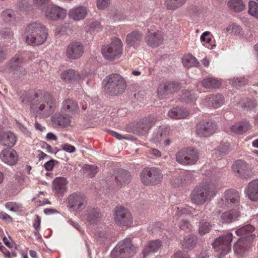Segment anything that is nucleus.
<instances>
[{
    "label": "nucleus",
    "mask_w": 258,
    "mask_h": 258,
    "mask_svg": "<svg viewBox=\"0 0 258 258\" xmlns=\"http://www.w3.org/2000/svg\"><path fill=\"white\" fill-rule=\"evenodd\" d=\"M21 98L23 103L30 105L33 111L44 117L52 114L57 106L55 99L47 92L26 93Z\"/></svg>",
    "instance_id": "1"
},
{
    "label": "nucleus",
    "mask_w": 258,
    "mask_h": 258,
    "mask_svg": "<svg viewBox=\"0 0 258 258\" xmlns=\"http://www.w3.org/2000/svg\"><path fill=\"white\" fill-rule=\"evenodd\" d=\"M26 42L30 45L36 46L43 44L47 38L45 27L36 22L29 24L25 30Z\"/></svg>",
    "instance_id": "2"
},
{
    "label": "nucleus",
    "mask_w": 258,
    "mask_h": 258,
    "mask_svg": "<svg viewBox=\"0 0 258 258\" xmlns=\"http://www.w3.org/2000/svg\"><path fill=\"white\" fill-rule=\"evenodd\" d=\"M215 185L212 183H204L197 186L192 191L190 199L192 203L197 206L204 204L210 201L216 195Z\"/></svg>",
    "instance_id": "3"
},
{
    "label": "nucleus",
    "mask_w": 258,
    "mask_h": 258,
    "mask_svg": "<svg viewBox=\"0 0 258 258\" xmlns=\"http://www.w3.org/2000/svg\"><path fill=\"white\" fill-rule=\"evenodd\" d=\"M103 83L105 91L111 96L122 93L126 87L124 79L116 74L107 76L103 80Z\"/></svg>",
    "instance_id": "4"
},
{
    "label": "nucleus",
    "mask_w": 258,
    "mask_h": 258,
    "mask_svg": "<svg viewBox=\"0 0 258 258\" xmlns=\"http://www.w3.org/2000/svg\"><path fill=\"white\" fill-rule=\"evenodd\" d=\"M137 251L136 247L132 243L130 238H126L120 241L111 252L112 258H116L120 256L125 255L131 257Z\"/></svg>",
    "instance_id": "5"
},
{
    "label": "nucleus",
    "mask_w": 258,
    "mask_h": 258,
    "mask_svg": "<svg viewBox=\"0 0 258 258\" xmlns=\"http://www.w3.org/2000/svg\"><path fill=\"white\" fill-rule=\"evenodd\" d=\"M103 56L108 60L119 58L122 53V43L118 38H114L111 43L102 48Z\"/></svg>",
    "instance_id": "6"
},
{
    "label": "nucleus",
    "mask_w": 258,
    "mask_h": 258,
    "mask_svg": "<svg viewBox=\"0 0 258 258\" xmlns=\"http://www.w3.org/2000/svg\"><path fill=\"white\" fill-rule=\"evenodd\" d=\"M232 234L228 233L226 235H222L216 238L212 243V246L217 251H219V257H222L228 253L231 250V242L232 240Z\"/></svg>",
    "instance_id": "7"
},
{
    "label": "nucleus",
    "mask_w": 258,
    "mask_h": 258,
    "mask_svg": "<svg viewBox=\"0 0 258 258\" xmlns=\"http://www.w3.org/2000/svg\"><path fill=\"white\" fill-rule=\"evenodd\" d=\"M141 180L146 185H154L159 183L163 176L160 170L155 167L146 168L141 173Z\"/></svg>",
    "instance_id": "8"
},
{
    "label": "nucleus",
    "mask_w": 258,
    "mask_h": 258,
    "mask_svg": "<svg viewBox=\"0 0 258 258\" xmlns=\"http://www.w3.org/2000/svg\"><path fill=\"white\" fill-rule=\"evenodd\" d=\"M199 159L198 151L194 149L185 148L176 154V161L184 165L194 164Z\"/></svg>",
    "instance_id": "9"
},
{
    "label": "nucleus",
    "mask_w": 258,
    "mask_h": 258,
    "mask_svg": "<svg viewBox=\"0 0 258 258\" xmlns=\"http://www.w3.org/2000/svg\"><path fill=\"white\" fill-rule=\"evenodd\" d=\"M67 204V207L72 211H80L86 207L87 198L82 193L74 192L68 197Z\"/></svg>",
    "instance_id": "10"
},
{
    "label": "nucleus",
    "mask_w": 258,
    "mask_h": 258,
    "mask_svg": "<svg viewBox=\"0 0 258 258\" xmlns=\"http://www.w3.org/2000/svg\"><path fill=\"white\" fill-rule=\"evenodd\" d=\"M84 48L80 42L74 41L71 42L67 46L65 55L70 60H74L79 58L83 54Z\"/></svg>",
    "instance_id": "11"
},
{
    "label": "nucleus",
    "mask_w": 258,
    "mask_h": 258,
    "mask_svg": "<svg viewBox=\"0 0 258 258\" xmlns=\"http://www.w3.org/2000/svg\"><path fill=\"white\" fill-rule=\"evenodd\" d=\"M217 125L213 121H204L198 124L196 127V134L201 137H208L216 131Z\"/></svg>",
    "instance_id": "12"
},
{
    "label": "nucleus",
    "mask_w": 258,
    "mask_h": 258,
    "mask_svg": "<svg viewBox=\"0 0 258 258\" xmlns=\"http://www.w3.org/2000/svg\"><path fill=\"white\" fill-rule=\"evenodd\" d=\"M115 223L120 225L128 226L132 222V216L127 209L123 207H117L115 208Z\"/></svg>",
    "instance_id": "13"
},
{
    "label": "nucleus",
    "mask_w": 258,
    "mask_h": 258,
    "mask_svg": "<svg viewBox=\"0 0 258 258\" xmlns=\"http://www.w3.org/2000/svg\"><path fill=\"white\" fill-rule=\"evenodd\" d=\"M232 171L235 175L242 179H247L251 175V171L248 165L242 160H237L232 165Z\"/></svg>",
    "instance_id": "14"
},
{
    "label": "nucleus",
    "mask_w": 258,
    "mask_h": 258,
    "mask_svg": "<svg viewBox=\"0 0 258 258\" xmlns=\"http://www.w3.org/2000/svg\"><path fill=\"white\" fill-rule=\"evenodd\" d=\"M251 246V243L250 241H246L244 238H240L234 244V253L238 257H244L247 254Z\"/></svg>",
    "instance_id": "15"
},
{
    "label": "nucleus",
    "mask_w": 258,
    "mask_h": 258,
    "mask_svg": "<svg viewBox=\"0 0 258 258\" xmlns=\"http://www.w3.org/2000/svg\"><path fill=\"white\" fill-rule=\"evenodd\" d=\"M158 120V119L154 116H150L142 119L136 124L137 133L142 135L145 134Z\"/></svg>",
    "instance_id": "16"
},
{
    "label": "nucleus",
    "mask_w": 258,
    "mask_h": 258,
    "mask_svg": "<svg viewBox=\"0 0 258 258\" xmlns=\"http://www.w3.org/2000/svg\"><path fill=\"white\" fill-rule=\"evenodd\" d=\"M44 12L46 18L52 20L63 19L66 16V11L55 5H50Z\"/></svg>",
    "instance_id": "17"
},
{
    "label": "nucleus",
    "mask_w": 258,
    "mask_h": 258,
    "mask_svg": "<svg viewBox=\"0 0 258 258\" xmlns=\"http://www.w3.org/2000/svg\"><path fill=\"white\" fill-rule=\"evenodd\" d=\"M163 33L159 31H153L149 29L145 36V41L150 46L156 47L163 41Z\"/></svg>",
    "instance_id": "18"
},
{
    "label": "nucleus",
    "mask_w": 258,
    "mask_h": 258,
    "mask_svg": "<svg viewBox=\"0 0 258 258\" xmlns=\"http://www.w3.org/2000/svg\"><path fill=\"white\" fill-rule=\"evenodd\" d=\"M223 204L227 208L237 205L239 202V195L235 190H228L225 192L222 199Z\"/></svg>",
    "instance_id": "19"
},
{
    "label": "nucleus",
    "mask_w": 258,
    "mask_h": 258,
    "mask_svg": "<svg viewBox=\"0 0 258 258\" xmlns=\"http://www.w3.org/2000/svg\"><path fill=\"white\" fill-rule=\"evenodd\" d=\"M53 125L57 127L64 128L71 125V117L67 114L55 113L51 117Z\"/></svg>",
    "instance_id": "20"
},
{
    "label": "nucleus",
    "mask_w": 258,
    "mask_h": 258,
    "mask_svg": "<svg viewBox=\"0 0 258 258\" xmlns=\"http://www.w3.org/2000/svg\"><path fill=\"white\" fill-rule=\"evenodd\" d=\"M180 89L179 84L173 82H167L160 84L158 89V94L159 96L177 92Z\"/></svg>",
    "instance_id": "21"
},
{
    "label": "nucleus",
    "mask_w": 258,
    "mask_h": 258,
    "mask_svg": "<svg viewBox=\"0 0 258 258\" xmlns=\"http://www.w3.org/2000/svg\"><path fill=\"white\" fill-rule=\"evenodd\" d=\"M1 158L3 162L9 165L15 164L18 160L17 153L12 148L4 149L2 151Z\"/></svg>",
    "instance_id": "22"
},
{
    "label": "nucleus",
    "mask_w": 258,
    "mask_h": 258,
    "mask_svg": "<svg viewBox=\"0 0 258 258\" xmlns=\"http://www.w3.org/2000/svg\"><path fill=\"white\" fill-rule=\"evenodd\" d=\"M143 39V34L139 31H134L129 33L126 38V43L129 47L136 48Z\"/></svg>",
    "instance_id": "23"
},
{
    "label": "nucleus",
    "mask_w": 258,
    "mask_h": 258,
    "mask_svg": "<svg viewBox=\"0 0 258 258\" xmlns=\"http://www.w3.org/2000/svg\"><path fill=\"white\" fill-rule=\"evenodd\" d=\"M131 179V175L129 172L124 169L118 170L115 175V185L117 187H121L124 184H128Z\"/></svg>",
    "instance_id": "24"
},
{
    "label": "nucleus",
    "mask_w": 258,
    "mask_h": 258,
    "mask_svg": "<svg viewBox=\"0 0 258 258\" xmlns=\"http://www.w3.org/2000/svg\"><path fill=\"white\" fill-rule=\"evenodd\" d=\"M254 229L253 226L248 224L238 229L235 232L237 235L241 236L240 238H244L246 241L248 240L251 242L255 237V234L252 233Z\"/></svg>",
    "instance_id": "25"
},
{
    "label": "nucleus",
    "mask_w": 258,
    "mask_h": 258,
    "mask_svg": "<svg viewBox=\"0 0 258 258\" xmlns=\"http://www.w3.org/2000/svg\"><path fill=\"white\" fill-rule=\"evenodd\" d=\"M88 14L87 9L83 6H79L71 9L69 12V17L74 21L84 19Z\"/></svg>",
    "instance_id": "26"
},
{
    "label": "nucleus",
    "mask_w": 258,
    "mask_h": 258,
    "mask_svg": "<svg viewBox=\"0 0 258 258\" xmlns=\"http://www.w3.org/2000/svg\"><path fill=\"white\" fill-rule=\"evenodd\" d=\"M245 192L248 198L252 201L258 200V179L253 180L247 185Z\"/></svg>",
    "instance_id": "27"
},
{
    "label": "nucleus",
    "mask_w": 258,
    "mask_h": 258,
    "mask_svg": "<svg viewBox=\"0 0 258 258\" xmlns=\"http://www.w3.org/2000/svg\"><path fill=\"white\" fill-rule=\"evenodd\" d=\"M205 101L209 106L214 108H218L221 107L224 104V98L219 94H210L206 96Z\"/></svg>",
    "instance_id": "28"
},
{
    "label": "nucleus",
    "mask_w": 258,
    "mask_h": 258,
    "mask_svg": "<svg viewBox=\"0 0 258 258\" xmlns=\"http://www.w3.org/2000/svg\"><path fill=\"white\" fill-rule=\"evenodd\" d=\"M67 179L62 177H56L52 182V189L56 194H62L66 190Z\"/></svg>",
    "instance_id": "29"
},
{
    "label": "nucleus",
    "mask_w": 258,
    "mask_h": 258,
    "mask_svg": "<svg viewBox=\"0 0 258 258\" xmlns=\"http://www.w3.org/2000/svg\"><path fill=\"white\" fill-rule=\"evenodd\" d=\"M61 78L66 82H73L80 80L82 76L74 70L69 69L62 72Z\"/></svg>",
    "instance_id": "30"
},
{
    "label": "nucleus",
    "mask_w": 258,
    "mask_h": 258,
    "mask_svg": "<svg viewBox=\"0 0 258 258\" xmlns=\"http://www.w3.org/2000/svg\"><path fill=\"white\" fill-rule=\"evenodd\" d=\"M198 237L194 235L189 234L185 236L181 241L182 248L187 250H191L197 245Z\"/></svg>",
    "instance_id": "31"
},
{
    "label": "nucleus",
    "mask_w": 258,
    "mask_h": 258,
    "mask_svg": "<svg viewBox=\"0 0 258 258\" xmlns=\"http://www.w3.org/2000/svg\"><path fill=\"white\" fill-rule=\"evenodd\" d=\"M87 221L91 224L98 222L102 217V214L99 210L90 208L87 210L86 214Z\"/></svg>",
    "instance_id": "32"
},
{
    "label": "nucleus",
    "mask_w": 258,
    "mask_h": 258,
    "mask_svg": "<svg viewBox=\"0 0 258 258\" xmlns=\"http://www.w3.org/2000/svg\"><path fill=\"white\" fill-rule=\"evenodd\" d=\"M161 245V242L159 240L150 241L143 251L144 256L145 257L151 253H154L157 251Z\"/></svg>",
    "instance_id": "33"
},
{
    "label": "nucleus",
    "mask_w": 258,
    "mask_h": 258,
    "mask_svg": "<svg viewBox=\"0 0 258 258\" xmlns=\"http://www.w3.org/2000/svg\"><path fill=\"white\" fill-rule=\"evenodd\" d=\"M77 103L71 99H67L63 101L61 109L62 111L69 113H73L78 109Z\"/></svg>",
    "instance_id": "34"
},
{
    "label": "nucleus",
    "mask_w": 258,
    "mask_h": 258,
    "mask_svg": "<svg viewBox=\"0 0 258 258\" xmlns=\"http://www.w3.org/2000/svg\"><path fill=\"white\" fill-rule=\"evenodd\" d=\"M0 142L4 146L13 147L16 142V138L13 133L5 132L1 138Z\"/></svg>",
    "instance_id": "35"
},
{
    "label": "nucleus",
    "mask_w": 258,
    "mask_h": 258,
    "mask_svg": "<svg viewBox=\"0 0 258 258\" xmlns=\"http://www.w3.org/2000/svg\"><path fill=\"white\" fill-rule=\"evenodd\" d=\"M250 128V125L248 122L243 121L237 122L231 127L232 132L237 134H242Z\"/></svg>",
    "instance_id": "36"
},
{
    "label": "nucleus",
    "mask_w": 258,
    "mask_h": 258,
    "mask_svg": "<svg viewBox=\"0 0 258 258\" xmlns=\"http://www.w3.org/2000/svg\"><path fill=\"white\" fill-rule=\"evenodd\" d=\"M239 216V212L232 210L223 213L221 216V219L223 222L229 223L237 220Z\"/></svg>",
    "instance_id": "37"
},
{
    "label": "nucleus",
    "mask_w": 258,
    "mask_h": 258,
    "mask_svg": "<svg viewBox=\"0 0 258 258\" xmlns=\"http://www.w3.org/2000/svg\"><path fill=\"white\" fill-rule=\"evenodd\" d=\"M188 114L185 108H174L168 112V116L174 119H181L186 117Z\"/></svg>",
    "instance_id": "38"
},
{
    "label": "nucleus",
    "mask_w": 258,
    "mask_h": 258,
    "mask_svg": "<svg viewBox=\"0 0 258 258\" xmlns=\"http://www.w3.org/2000/svg\"><path fill=\"white\" fill-rule=\"evenodd\" d=\"M202 86L207 89H216L221 86L220 82L215 78L208 77L204 79L202 82Z\"/></svg>",
    "instance_id": "39"
},
{
    "label": "nucleus",
    "mask_w": 258,
    "mask_h": 258,
    "mask_svg": "<svg viewBox=\"0 0 258 258\" xmlns=\"http://www.w3.org/2000/svg\"><path fill=\"white\" fill-rule=\"evenodd\" d=\"M227 6L234 12H240L245 9V5L242 0H229Z\"/></svg>",
    "instance_id": "40"
},
{
    "label": "nucleus",
    "mask_w": 258,
    "mask_h": 258,
    "mask_svg": "<svg viewBox=\"0 0 258 258\" xmlns=\"http://www.w3.org/2000/svg\"><path fill=\"white\" fill-rule=\"evenodd\" d=\"M23 58L21 55H16L9 61V69L11 72H15L19 67L22 66Z\"/></svg>",
    "instance_id": "41"
},
{
    "label": "nucleus",
    "mask_w": 258,
    "mask_h": 258,
    "mask_svg": "<svg viewBox=\"0 0 258 258\" xmlns=\"http://www.w3.org/2000/svg\"><path fill=\"white\" fill-rule=\"evenodd\" d=\"M169 132V128L168 127L164 125L160 126L154 133V136L157 140L161 141L168 135Z\"/></svg>",
    "instance_id": "42"
},
{
    "label": "nucleus",
    "mask_w": 258,
    "mask_h": 258,
    "mask_svg": "<svg viewBox=\"0 0 258 258\" xmlns=\"http://www.w3.org/2000/svg\"><path fill=\"white\" fill-rule=\"evenodd\" d=\"M183 66L187 68L192 67H198L199 62L198 60L193 56L188 55L184 57L182 59Z\"/></svg>",
    "instance_id": "43"
},
{
    "label": "nucleus",
    "mask_w": 258,
    "mask_h": 258,
    "mask_svg": "<svg viewBox=\"0 0 258 258\" xmlns=\"http://www.w3.org/2000/svg\"><path fill=\"white\" fill-rule=\"evenodd\" d=\"M212 225L209 222L203 220L199 222V232L201 235H205L210 232Z\"/></svg>",
    "instance_id": "44"
},
{
    "label": "nucleus",
    "mask_w": 258,
    "mask_h": 258,
    "mask_svg": "<svg viewBox=\"0 0 258 258\" xmlns=\"http://www.w3.org/2000/svg\"><path fill=\"white\" fill-rule=\"evenodd\" d=\"M248 8V13L258 19V3L254 1H250Z\"/></svg>",
    "instance_id": "45"
},
{
    "label": "nucleus",
    "mask_w": 258,
    "mask_h": 258,
    "mask_svg": "<svg viewBox=\"0 0 258 258\" xmlns=\"http://www.w3.org/2000/svg\"><path fill=\"white\" fill-rule=\"evenodd\" d=\"M186 0H166V4L168 9L176 10L182 6Z\"/></svg>",
    "instance_id": "46"
},
{
    "label": "nucleus",
    "mask_w": 258,
    "mask_h": 258,
    "mask_svg": "<svg viewBox=\"0 0 258 258\" xmlns=\"http://www.w3.org/2000/svg\"><path fill=\"white\" fill-rule=\"evenodd\" d=\"M33 4L44 12L49 6L50 0H33Z\"/></svg>",
    "instance_id": "47"
},
{
    "label": "nucleus",
    "mask_w": 258,
    "mask_h": 258,
    "mask_svg": "<svg viewBox=\"0 0 258 258\" xmlns=\"http://www.w3.org/2000/svg\"><path fill=\"white\" fill-rule=\"evenodd\" d=\"M242 107L247 110L253 109L257 106V103L255 100L247 99L245 101L242 102Z\"/></svg>",
    "instance_id": "48"
},
{
    "label": "nucleus",
    "mask_w": 258,
    "mask_h": 258,
    "mask_svg": "<svg viewBox=\"0 0 258 258\" xmlns=\"http://www.w3.org/2000/svg\"><path fill=\"white\" fill-rule=\"evenodd\" d=\"M248 80L244 77H239L232 80L230 82V84L234 87H239L246 85Z\"/></svg>",
    "instance_id": "49"
},
{
    "label": "nucleus",
    "mask_w": 258,
    "mask_h": 258,
    "mask_svg": "<svg viewBox=\"0 0 258 258\" xmlns=\"http://www.w3.org/2000/svg\"><path fill=\"white\" fill-rule=\"evenodd\" d=\"M1 36L5 39H8L9 41L13 39L14 33L9 28H4L0 30Z\"/></svg>",
    "instance_id": "50"
},
{
    "label": "nucleus",
    "mask_w": 258,
    "mask_h": 258,
    "mask_svg": "<svg viewBox=\"0 0 258 258\" xmlns=\"http://www.w3.org/2000/svg\"><path fill=\"white\" fill-rule=\"evenodd\" d=\"M5 207L10 211L18 212L22 208V205L15 202H8L5 204Z\"/></svg>",
    "instance_id": "51"
},
{
    "label": "nucleus",
    "mask_w": 258,
    "mask_h": 258,
    "mask_svg": "<svg viewBox=\"0 0 258 258\" xmlns=\"http://www.w3.org/2000/svg\"><path fill=\"white\" fill-rule=\"evenodd\" d=\"M229 145L227 144L221 145L216 152L218 156L222 157L226 155L229 151Z\"/></svg>",
    "instance_id": "52"
},
{
    "label": "nucleus",
    "mask_w": 258,
    "mask_h": 258,
    "mask_svg": "<svg viewBox=\"0 0 258 258\" xmlns=\"http://www.w3.org/2000/svg\"><path fill=\"white\" fill-rule=\"evenodd\" d=\"M14 16V12L12 10L8 9L3 11L2 13L3 19L6 22L12 21Z\"/></svg>",
    "instance_id": "53"
},
{
    "label": "nucleus",
    "mask_w": 258,
    "mask_h": 258,
    "mask_svg": "<svg viewBox=\"0 0 258 258\" xmlns=\"http://www.w3.org/2000/svg\"><path fill=\"white\" fill-rule=\"evenodd\" d=\"M85 169L89 172V177L91 178L94 177L98 172V167L94 165H86Z\"/></svg>",
    "instance_id": "54"
},
{
    "label": "nucleus",
    "mask_w": 258,
    "mask_h": 258,
    "mask_svg": "<svg viewBox=\"0 0 258 258\" xmlns=\"http://www.w3.org/2000/svg\"><path fill=\"white\" fill-rule=\"evenodd\" d=\"M179 227L181 230L188 232L191 230V225L188 220H182L179 223Z\"/></svg>",
    "instance_id": "55"
},
{
    "label": "nucleus",
    "mask_w": 258,
    "mask_h": 258,
    "mask_svg": "<svg viewBox=\"0 0 258 258\" xmlns=\"http://www.w3.org/2000/svg\"><path fill=\"white\" fill-rule=\"evenodd\" d=\"M180 180L182 183L183 186H185L189 184L191 182L192 175L191 173H186L185 174L180 175Z\"/></svg>",
    "instance_id": "56"
},
{
    "label": "nucleus",
    "mask_w": 258,
    "mask_h": 258,
    "mask_svg": "<svg viewBox=\"0 0 258 258\" xmlns=\"http://www.w3.org/2000/svg\"><path fill=\"white\" fill-rule=\"evenodd\" d=\"M181 99L183 101L189 103L192 101L194 98L191 95L190 92L188 91H185L181 95Z\"/></svg>",
    "instance_id": "57"
},
{
    "label": "nucleus",
    "mask_w": 258,
    "mask_h": 258,
    "mask_svg": "<svg viewBox=\"0 0 258 258\" xmlns=\"http://www.w3.org/2000/svg\"><path fill=\"white\" fill-rule=\"evenodd\" d=\"M190 214V211L188 207H177V210L175 212V215L178 216H181L184 215H188Z\"/></svg>",
    "instance_id": "58"
},
{
    "label": "nucleus",
    "mask_w": 258,
    "mask_h": 258,
    "mask_svg": "<svg viewBox=\"0 0 258 258\" xmlns=\"http://www.w3.org/2000/svg\"><path fill=\"white\" fill-rule=\"evenodd\" d=\"M110 4V0H97V7L100 10L107 8Z\"/></svg>",
    "instance_id": "59"
},
{
    "label": "nucleus",
    "mask_w": 258,
    "mask_h": 258,
    "mask_svg": "<svg viewBox=\"0 0 258 258\" xmlns=\"http://www.w3.org/2000/svg\"><path fill=\"white\" fill-rule=\"evenodd\" d=\"M26 70L22 66L19 67V68H18L15 72H14V75L19 77V78H22L24 77L26 75Z\"/></svg>",
    "instance_id": "60"
},
{
    "label": "nucleus",
    "mask_w": 258,
    "mask_h": 258,
    "mask_svg": "<svg viewBox=\"0 0 258 258\" xmlns=\"http://www.w3.org/2000/svg\"><path fill=\"white\" fill-rule=\"evenodd\" d=\"M160 229L161 224L160 223H154L148 227L149 231L152 232V233H157Z\"/></svg>",
    "instance_id": "61"
},
{
    "label": "nucleus",
    "mask_w": 258,
    "mask_h": 258,
    "mask_svg": "<svg viewBox=\"0 0 258 258\" xmlns=\"http://www.w3.org/2000/svg\"><path fill=\"white\" fill-rule=\"evenodd\" d=\"M55 162L57 163V161L54 160V159H51V160L47 161L44 165L45 169L47 171H50L52 170L53 167L54 166Z\"/></svg>",
    "instance_id": "62"
},
{
    "label": "nucleus",
    "mask_w": 258,
    "mask_h": 258,
    "mask_svg": "<svg viewBox=\"0 0 258 258\" xmlns=\"http://www.w3.org/2000/svg\"><path fill=\"white\" fill-rule=\"evenodd\" d=\"M30 6V5H29L28 2L25 0L22 1L19 4L21 10L24 11H27L29 9Z\"/></svg>",
    "instance_id": "63"
},
{
    "label": "nucleus",
    "mask_w": 258,
    "mask_h": 258,
    "mask_svg": "<svg viewBox=\"0 0 258 258\" xmlns=\"http://www.w3.org/2000/svg\"><path fill=\"white\" fill-rule=\"evenodd\" d=\"M170 258H189V257L187 254L179 251L174 254Z\"/></svg>",
    "instance_id": "64"
}]
</instances>
